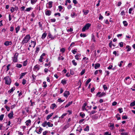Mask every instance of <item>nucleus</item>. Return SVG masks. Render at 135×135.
I'll return each instance as SVG.
<instances>
[{
    "label": "nucleus",
    "mask_w": 135,
    "mask_h": 135,
    "mask_svg": "<svg viewBox=\"0 0 135 135\" xmlns=\"http://www.w3.org/2000/svg\"><path fill=\"white\" fill-rule=\"evenodd\" d=\"M30 38V35H26L22 41L21 44L23 45L27 43Z\"/></svg>",
    "instance_id": "1"
},
{
    "label": "nucleus",
    "mask_w": 135,
    "mask_h": 135,
    "mask_svg": "<svg viewBox=\"0 0 135 135\" xmlns=\"http://www.w3.org/2000/svg\"><path fill=\"white\" fill-rule=\"evenodd\" d=\"M5 80V84L10 85L11 83V80L8 76H7L4 78Z\"/></svg>",
    "instance_id": "2"
},
{
    "label": "nucleus",
    "mask_w": 135,
    "mask_h": 135,
    "mask_svg": "<svg viewBox=\"0 0 135 135\" xmlns=\"http://www.w3.org/2000/svg\"><path fill=\"white\" fill-rule=\"evenodd\" d=\"M106 95V93L103 92L101 93V92H98L96 95V96H98L99 98L103 96H105Z\"/></svg>",
    "instance_id": "3"
},
{
    "label": "nucleus",
    "mask_w": 135,
    "mask_h": 135,
    "mask_svg": "<svg viewBox=\"0 0 135 135\" xmlns=\"http://www.w3.org/2000/svg\"><path fill=\"white\" fill-rule=\"evenodd\" d=\"M7 117L10 119H12L13 117V113L12 111H11L10 113L7 115Z\"/></svg>",
    "instance_id": "4"
},
{
    "label": "nucleus",
    "mask_w": 135,
    "mask_h": 135,
    "mask_svg": "<svg viewBox=\"0 0 135 135\" xmlns=\"http://www.w3.org/2000/svg\"><path fill=\"white\" fill-rule=\"evenodd\" d=\"M70 94V92L69 91H65L63 93V95L64 97L67 98L68 96Z\"/></svg>",
    "instance_id": "5"
},
{
    "label": "nucleus",
    "mask_w": 135,
    "mask_h": 135,
    "mask_svg": "<svg viewBox=\"0 0 135 135\" xmlns=\"http://www.w3.org/2000/svg\"><path fill=\"white\" fill-rule=\"evenodd\" d=\"M31 45H29V46L30 47H34L36 44V42L35 41H31Z\"/></svg>",
    "instance_id": "6"
},
{
    "label": "nucleus",
    "mask_w": 135,
    "mask_h": 135,
    "mask_svg": "<svg viewBox=\"0 0 135 135\" xmlns=\"http://www.w3.org/2000/svg\"><path fill=\"white\" fill-rule=\"evenodd\" d=\"M12 44V42L11 41H6L4 43V45L6 46H8Z\"/></svg>",
    "instance_id": "7"
},
{
    "label": "nucleus",
    "mask_w": 135,
    "mask_h": 135,
    "mask_svg": "<svg viewBox=\"0 0 135 135\" xmlns=\"http://www.w3.org/2000/svg\"><path fill=\"white\" fill-rule=\"evenodd\" d=\"M57 107V106L55 103H53L51 104L50 106V108L54 109V108H56Z\"/></svg>",
    "instance_id": "8"
},
{
    "label": "nucleus",
    "mask_w": 135,
    "mask_h": 135,
    "mask_svg": "<svg viewBox=\"0 0 135 135\" xmlns=\"http://www.w3.org/2000/svg\"><path fill=\"white\" fill-rule=\"evenodd\" d=\"M54 114V113H51V114L48 115L46 116V119L47 120H48L51 118V117H52V115Z\"/></svg>",
    "instance_id": "9"
},
{
    "label": "nucleus",
    "mask_w": 135,
    "mask_h": 135,
    "mask_svg": "<svg viewBox=\"0 0 135 135\" xmlns=\"http://www.w3.org/2000/svg\"><path fill=\"white\" fill-rule=\"evenodd\" d=\"M40 69V68L38 67V66L37 64L34 66L33 69V71H35L36 69H37V70L38 71Z\"/></svg>",
    "instance_id": "10"
},
{
    "label": "nucleus",
    "mask_w": 135,
    "mask_h": 135,
    "mask_svg": "<svg viewBox=\"0 0 135 135\" xmlns=\"http://www.w3.org/2000/svg\"><path fill=\"white\" fill-rule=\"evenodd\" d=\"M87 104L86 103H85L82 106V110H87L85 108V107L87 105Z\"/></svg>",
    "instance_id": "11"
},
{
    "label": "nucleus",
    "mask_w": 135,
    "mask_h": 135,
    "mask_svg": "<svg viewBox=\"0 0 135 135\" xmlns=\"http://www.w3.org/2000/svg\"><path fill=\"white\" fill-rule=\"evenodd\" d=\"M48 36L49 38H51V40L54 39L55 37V36H53L50 33H49Z\"/></svg>",
    "instance_id": "12"
},
{
    "label": "nucleus",
    "mask_w": 135,
    "mask_h": 135,
    "mask_svg": "<svg viewBox=\"0 0 135 135\" xmlns=\"http://www.w3.org/2000/svg\"><path fill=\"white\" fill-rule=\"evenodd\" d=\"M53 2L52 1H50L48 3L49 7H48V8H51L52 7V4ZM48 3H47V4Z\"/></svg>",
    "instance_id": "13"
},
{
    "label": "nucleus",
    "mask_w": 135,
    "mask_h": 135,
    "mask_svg": "<svg viewBox=\"0 0 135 135\" xmlns=\"http://www.w3.org/2000/svg\"><path fill=\"white\" fill-rule=\"evenodd\" d=\"M51 11L50 10H47L45 12V14L47 16H49L51 13Z\"/></svg>",
    "instance_id": "14"
},
{
    "label": "nucleus",
    "mask_w": 135,
    "mask_h": 135,
    "mask_svg": "<svg viewBox=\"0 0 135 135\" xmlns=\"http://www.w3.org/2000/svg\"><path fill=\"white\" fill-rule=\"evenodd\" d=\"M15 87L14 86L10 90L8 91V93L9 94H11V93L14 90H15Z\"/></svg>",
    "instance_id": "15"
},
{
    "label": "nucleus",
    "mask_w": 135,
    "mask_h": 135,
    "mask_svg": "<svg viewBox=\"0 0 135 135\" xmlns=\"http://www.w3.org/2000/svg\"><path fill=\"white\" fill-rule=\"evenodd\" d=\"M109 127H112V128H111V129L113 130L114 128V123H109Z\"/></svg>",
    "instance_id": "16"
},
{
    "label": "nucleus",
    "mask_w": 135,
    "mask_h": 135,
    "mask_svg": "<svg viewBox=\"0 0 135 135\" xmlns=\"http://www.w3.org/2000/svg\"><path fill=\"white\" fill-rule=\"evenodd\" d=\"M47 33H46V32H45L42 35L41 38L44 39L47 36Z\"/></svg>",
    "instance_id": "17"
},
{
    "label": "nucleus",
    "mask_w": 135,
    "mask_h": 135,
    "mask_svg": "<svg viewBox=\"0 0 135 135\" xmlns=\"http://www.w3.org/2000/svg\"><path fill=\"white\" fill-rule=\"evenodd\" d=\"M91 26V24L89 23H87L84 26L86 29H88Z\"/></svg>",
    "instance_id": "18"
},
{
    "label": "nucleus",
    "mask_w": 135,
    "mask_h": 135,
    "mask_svg": "<svg viewBox=\"0 0 135 135\" xmlns=\"http://www.w3.org/2000/svg\"><path fill=\"white\" fill-rule=\"evenodd\" d=\"M31 120L30 119H29L28 120H26V125H27V126H28L29 124H31Z\"/></svg>",
    "instance_id": "19"
},
{
    "label": "nucleus",
    "mask_w": 135,
    "mask_h": 135,
    "mask_svg": "<svg viewBox=\"0 0 135 135\" xmlns=\"http://www.w3.org/2000/svg\"><path fill=\"white\" fill-rule=\"evenodd\" d=\"M73 103V102L71 101L70 102H69L68 104H67L66 105L65 107V108H67L69 106H70Z\"/></svg>",
    "instance_id": "20"
},
{
    "label": "nucleus",
    "mask_w": 135,
    "mask_h": 135,
    "mask_svg": "<svg viewBox=\"0 0 135 135\" xmlns=\"http://www.w3.org/2000/svg\"><path fill=\"white\" fill-rule=\"evenodd\" d=\"M18 53H16L14 55L13 57L14 59H17L18 57Z\"/></svg>",
    "instance_id": "21"
},
{
    "label": "nucleus",
    "mask_w": 135,
    "mask_h": 135,
    "mask_svg": "<svg viewBox=\"0 0 135 135\" xmlns=\"http://www.w3.org/2000/svg\"><path fill=\"white\" fill-rule=\"evenodd\" d=\"M47 124L48 127H52L53 126V124H51L49 122H47Z\"/></svg>",
    "instance_id": "22"
},
{
    "label": "nucleus",
    "mask_w": 135,
    "mask_h": 135,
    "mask_svg": "<svg viewBox=\"0 0 135 135\" xmlns=\"http://www.w3.org/2000/svg\"><path fill=\"white\" fill-rule=\"evenodd\" d=\"M91 40L94 42H95L96 41L95 36L93 34L92 35Z\"/></svg>",
    "instance_id": "23"
},
{
    "label": "nucleus",
    "mask_w": 135,
    "mask_h": 135,
    "mask_svg": "<svg viewBox=\"0 0 135 135\" xmlns=\"http://www.w3.org/2000/svg\"><path fill=\"white\" fill-rule=\"evenodd\" d=\"M126 49H127V51L128 52L131 50V47L129 45H127L126 47Z\"/></svg>",
    "instance_id": "24"
},
{
    "label": "nucleus",
    "mask_w": 135,
    "mask_h": 135,
    "mask_svg": "<svg viewBox=\"0 0 135 135\" xmlns=\"http://www.w3.org/2000/svg\"><path fill=\"white\" fill-rule=\"evenodd\" d=\"M80 116L82 118H84L85 116V114L83 112H81L80 113Z\"/></svg>",
    "instance_id": "25"
},
{
    "label": "nucleus",
    "mask_w": 135,
    "mask_h": 135,
    "mask_svg": "<svg viewBox=\"0 0 135 135\" xmlns=\"http://www.w3.org/2000/svg\"><path fill=\"white\" fill-rule=\"evenodd\" d=\"M43 130V129L41 127H40L39 129L38 132H37V133L40 134L42 132V131Z\"/></svg>",
    "instance_id": "26"
},
{
    "label": "nucleus",
    "mask_w": 135,
    "mask_h": 135,
    "mask_svg": "<svg viewBox=\"0 0 135 135\" xmlns=\"http://www.w3.org/2000/svg\"><path fill=\"white\" fill-rule=\"evenodd\" d=\"M27 73L26 72L23 73H21L20 75V79H21L22 78L23 76H25Z\"/></svg>",
    "instance_id": "27"
},
{
    "label": "nucleus",
    "mask_w": 135,
    "mask_h": 135,
    "mask_svg": "<svg viewBox=\"0 0 135 135\" xmlns=\"http://www.w3.org/2000/svg\"><path fill=\"white\" fill-rule=\"evenodd\" d=\"M97 111L94 110L92 111L91 112H89V113H90V115H91L93 114H94L95 113H96Z\"/></svg>",
    "instance_id": "28"
},
{
    "label": "nucleus",
    "mask_w": 135,
    "mask_h": 135,
    "mask_svg": "<svg viewBox=\"0 0 135 135\" xmlns=\"http://www.w3.org/2000/svg\"><path fill=\"white\" fill-rule=\"evenodd\" d=\"M47 122L46 121H45L44 122L42 123V126H43V127H46V125H47Z\"/></svg>",
    "instance_id": "29"
},
{
    "label": "nucleus",
    "mask_w": 135,
    "mask_h": 135,
    "mask_svg": "<svg viewBox=\"0 0 135 135\" xmlns=\"http://www.w3.org/2000/svg\"><path fill=\"white\" fill-rule=\"evenodd\" d=\"M100 66V64L99 63H97V64H95V69H97Z\"/></svg>",
    "instance_id": "30"
},
{
    "label": "nucleus",
    "mask_w": 135,
    "mask_h": 135,
    "mask_svg": "<svg viewBox=\"0 0 135 135\" xmlns=\"http://www.w3.org/2000/svg\"><path fill=\"white\" fill-rule=\"evenodd\" d=\"M61 83L64 85L66 84V81L65 79L62 80L61 81Z\"/></svg>",
    "instance_id": "31"
},
{
    "label": "nucleus",
    "mask_w": 135,
    "mask_h": 135,
    "mask_svg": "<svg viewBox=\"0 0 135 135\" xmlns=\"http://www.w3.org/2000/svg\"><path fill=\"white\" fill-rule=\"evenodd\" d=\"M84 130L85 131H86L88 132L89 131V126H87L86 127V128H84Z\"/></svg>",
    "instance_id": "32"
},
{
    "label": "nucleus",
    "mask_w": 135,
    "mask_h": 135,
    "mask_svg": "<svg viewBox=\"0 0 135 135\" xmlns=\"http://www.w3.org/2000/svg\"><path fill=\"white\" fill-rule=\"evenodd\" d=\"M46 54L45 53H43L40 57V58L39 59H45V58L43 57L45 56Z\"/></svg>",
    "instance_id": "33"
},
{
    "label": "nucleus",
    "mask_w": 135,
    "mask_h": 135,
    "mask_svg": "<svg viewBox=\"0 0 135 135\" xmlns=\"http://www.w3.org/2000/svg\"><path fill=\"white\" fill-rule=\"evenodd\" d=\"M91 80L90 78H89L85 82L86 86H87L89 83L90 82Z\"/></svg>",
    "instance_id": "34"
},
{
    "label": "nucleus",
    "mask_w": 135,
    "mask_h": 135,
    "mask_svg": "<svg viewBox=\"0 0 135 135\" xmlns=\"http://www.w3.org/2000/svg\"><path fill=\"white\" fill-rule=\"evenodd\" d=\"M64 101V100L63 99H62L61 98H59L57 99V101L60 103H61Z\"/></svg>",
    "instance_id": "35"
},
{
    "label": "nucleus",
    "mask_w": 135,
    "mask_h": 135,
    "mask_svg": "<svg viewBox=\"0 0 135 135\" xmlns=\"http://www.w3.org/2000/svg\"><path fill=\"white\" fill-rule=\"evenodd\" d=\"M109 46L110 48H111L112 47V46H113L114 47L115 46L114 44H112V41H111L110 42V43L109 44Z\"/></svg>",
    "instance_id": "36"
},
{
    "label": "nucleus",
    "mask_w": 135,
    "mask_h": 135,
    "mask_svg": "<svg viewBox=\"0 0 135 135\" xmlns=\"http://www.w3.org/2000/svg\"><path fill=\"white\" fill-rule=\"evenodd\" d=\"M123 23L124 26L125 27L127 26L128 25L127 22L126 21H123Z\"/></svg>",
    "instance_id": "37"
},
{
    "label": "nucleus",
    "mask_w": 135,
    "mask_h": 135,
    "mask_svg": "<svg viewBox=\"0 0 135 135\" xmlns=\"http://www.w3.org/2000/svg\"><path fill=\"white\" fill-rule=\"evenodd\" d=\"M81 56V55L79 54H78L76 56H75V58L76 59H79V57Z\"/></svg>",
    "instance_id": "38"
},
{
    "label": "nucleus",
    "mask_w": 135,
    "mask_h": 135,
    "mask_svg": "<svg viewBox=\"0 0 135 135\" xmlns=\"http://www.w3.org/2000/svg\"><path fill=\"white\" fill-rule=\"evenodd\" d=\"M120 115L119 114H117V115H116V117L117 118V120H119L120 119V117L119 116Z\"/></svg>",
    "instance_id": "39"
},
{
    "label": "nucleus",
    "mask_w": 135,
    "mask_h": 135,
    "mask_svg": "<svg viewBox=\"0 0 135 135\" xmlns=\"http://www.w3.org/2000/svg\"><path fill=\"white\" fill-rule=\"evenodd\" d=\"M20 29V27L19 26H18L17 27L15 28L16 32V33H17L19 31Z\"/></svg>",
    "instance_id": "40"
},
{
    "label": "nucleus",
    "mask_w": 135,
    "mask_h": 135,
    "mask_svg": "<svg viewBox=\"0 0 135 135\" xmlns=\"http://www.w3.org/2000/svg\"><path fill=\"white\" fill-rule=\"evenodd\" d=\"M37 1V0H31V3L32 4H35Z\"/></svg>",
    "instance_id": "41"
},
{
    "label": "nucleus",
    "mask_w": 135,
    "mask_h": 135,
    "mask_svg": "<svg viewBox=\"0 0 135 135\" xmlns=\"http://www.w3.org/2000/svg\"><path fill=\"white\" fill-rule=\"evenodd\" d=\"M83 12L84 13V14L85 15H86L89 12V11L88 10H86V11L83 10Z\"/></svg>",
    "instance_id": "42"
},
{
    "label": "nucleus",
    "mask_w": 135,
    "mask_h": 135,
    "mask_svg": "<svg viewBox=\"0 0 135 135\" xmlns=\"http://www.w3.org/2000/svg\"><path fill=\"white\" fill-rule=\"evenodd\" d=\"M103 89H104V90H107L108 89V87L106 86L105 85H103Z\"/></svg>",
    "instance_id": "43"
},
{
    "label": "nucleus",
    "mask_w": 135,
    "mask_h": 135,
    "mask_svg": "<svg viewBox=\"0 0 135 135\" xmlns=\"http://www.w3.org/2000/svg\"><path fill=\"white\" fill-rule=\"evenodd\" d=\"M27 60H26L25 61L23 62V66H26L27 65Z\"/></svg>",
    "instance_id": "44"
},
{
    "label": "nucleus",
    "mask_w": 135,
    "mask_h": 135,
    "mask_svg": "<svg viewBox=\"0 0 135 135\" xmlns=\"http://www.w3.org/2000/svg\"><path fill=\"white\" fill-rule=\"evenodd\" d=\"M67 113H65L62 114L60 117H59L60 118H61V119L63 118H64V117L65 116L67 115Z\"/></svg>",
    "instance_id": "45"
},
{
    "label": "nucleus",
    "mask_w": 135,
    "mask_h": 135,
    "mask_svg": "<svg viewBox=\"0 0 135 135\" xmlns=\"http://www.w3.org/2000/svg\"><path fill=\"white\" fill-rule=\"evenodd\" d=\"M14 7H11L10 11L11 13L15 11Z\"/></svg>",
    "instance_id": "46"
},
{
    "label": "nucleus",
    "mask_w": 135,
    "mask_h": 135,
    "mask_svg": "<svg viewBox=\"0 0 135 135\" xmlns=\"http://www.w3.org/2000/svg\"><path fill=\"white\" fill-rule=\"evenodd\" d=\"M130 106L133 107L135 105V101L131 102L130 104Z\"/></svg>",
    "instance_id": "47"
},
{
    "label": "nucleus",
    "mask_w": 135,
    "mask_h": 135,
    "mask_svg": "<svg viewBox=\"0 0 135 135\" xmlns=\"http://www.w3.org/2000/svg\"><path fill=\"white\" fill-rule=\"evenodd\" d=\"M39 27L41 28V30H42V24L40 22H39L38 23Z\"/></svg>",
    "instance_id": "48"
},
{
    "label": "nucleus",
    "mask_w": 135,
    "mask_h": 135,
    "mask_svg": "<svg viewBox=\"0 0 135 135\" xmlns=\"http://www.w3.org/2000/svg\"><path fill=\"white\" fill-rule=\"evenodd\" d=\"M4 115L3 114H1L0 115V120H2L3 119Z\"/></svg>",
    "instance_id": "49"
},
{
    "label": "nucleus",
    "mask_w": 135,
    "mask_h": 135,
    "mask_svg": "<svg viewBox=\"0 0 135 135\" xmlns=\"http://www.w3.org/2000/svg\"><path fill=\"white\" fill-rule=\"evenodd\" d=\"M40 50V48L38 47H37L36 48L35 52L37 53Z\"/></svg>",
    "instance_id": "50"
},
{
    "label": "nucleus",
    "mask_w": 135,
    "mask_h": 135,
    "mask_svg": "<svg viewBox=\"0 0 135 135\" xmlns=\"http://www.w3.org/2000/svg\"><path fill=\"white\" fill-rule=\"evenodd\" d=\"M5 107L7 111L9 112L10 110V108L7 105H5Z\"/></svg>",
    "instance_id": "51"
},
{
    "label": "nucleus",
    "mask_w": 135,
    "mask_h": 135,
    "mask_svg": "<svg viewBox=\"0 0 135 135\" xmlns=\"http://www.w3.org/2000/svg\"><path fill=\"white\" fill-rule=\"evenodd\" d=\"M65 51V49L64 48H63L61 49L60 50V51L62 53H64Z\"/></svg>",
    "instance_id": "52"
},
{
    "label": "nucleus",
    "mask_w": 135,
    "mask_h": 135,
    "mask_svg": "<svg viewBox=\"0 0 135 135\" xmlns=\"http://www.w3.org/2000/svg\"><path fill=\"white\" fill-rule=\"evenodd\" d=\"M32 8L31 7L27 8L26 9L25 11L27 12L30 11L31 9Z\"/></svg>",
    "instance_id": "53"
},
{
    "label": "nucleus",
    "mask_w": 135,
    "mask_h": 135,
    "mask_svg": "<svg viewBox=\"0 0 135 135\" xmlns=\"http://www.w3.org/2000/svg\"><path fill=\"white\" fill-rule=\"evenodd\" d=\"M16 67L18 68H21L22 67V65L20 64H17Z\"/></svg>",
    "instance_id": "54"
},
{
    "label": "nucleus",
    "mask_w": 135,
    "mask_h": 135,
    "mask_svg": "<svg viewBox=\"0 0 135 135\" xmlns=\"http://www.w3.org/2000/svg\"><path fill=\"white\" fill-rule=\"evenodd\" d=\"M80 36L81 37H84L86 36V35L85 34H83L82 33H81L80 34Z\"/></svg>",
    "instance_id": "55"
},
{
    "label": "nucleus",
    "mask_w": 135,
    "mask_h": 135,
    "mask_svg": "<svg viewBox=\"0 0 135 135\" xmlns=\"http://www.w3.org/2000/svg\"><path fill=\"white\" fill-rule=\"evenodd\" d=\"M72 63L73 65H74L75 66H76L77 65V63L76 62H75V60H73L72 61Z\"/></svg>",
    "instance_id": "56"
},
{
    "label": "nucleus",
    "mask_w": 135,
    "mask_h": 135,
    "mask_svg": "<svg viewBox=\"0 0 135 135\" xmlns=\"http://www.w3.org/2000/svg\"><path fill=\"white\" fill-rule=\"evenodd\" d=\"M26 80L25 79H23L22 80V84L23 85H24L26 84Z\"/></svg>",
    "instance_id": "57"
},
{
    "label": "nucleus",
    "mask_w": 135,
    "mask_h": 135,
    "mask_svg": "<svg viewBox=\"0 0 135 135\" xmlns=\"http://www.w3.org/2000/svg\"><path fill=\"white\" fill-rule=\"evenodd\" d=\"M119 46L121 47H122L123 46V43L122 42H120L119 43Z\"/></svg>",
    "instance_id": "58"
},
{
    "label": "nucleus",
    "mask_w": 135,
    "mask_h": 135,
    "mask_svg": "<svg viewBox=\"0 0 135 135\" xmlns=\"http://www.w3.org/2000/svg\"><path fill=\"white\" fill-rule=\"evenodd\" d=\"M32 79H33V80H35V78L36 77V76L34 75V74H32Z\"/></svg>",
    "instance_id": "59"
},
{
    "label": "nucleus",
    "mask_w": 135,
    "mask_h": 135,
    "mask_svg": "<svg viewBox=\"0 0 135 135\" xmlns=\"http://www.w3.org/2000/svg\"><path fill=\"white\" fill-rule=\"evenodd\" d=\"M85 71L84 69L81 72L80 75H84V73H85Z\"/></svg>",
    "instance_id": "60"
},
{
    "label": "nucleus",
    "mask_w": 135,
    "mask_h": 135,
    "mask_svg": "<svg viewBox=\"0 0 135 135\" xmlns=\"http://www.w3.org/2000/svg\"><path fill=\"white\" fill-rule=\"evenodd\" d=\"M103 16L101 15V14H100L99 17V20H102L103 19Z\"/></svg>",
    "instance_id": "61"
},
{
    "label": "nucleus",
    "mask_w": 135,
    "mask_h": 135,
    "mask_svg": "<svg viewBox=\"0 0 135 135\" xmlns=\"http://www.w3.org/2000/svg\"><path fill=\"white\" fill-rule=\"evenodd\" d=\"M127 117L126 115H125L122 117V119H127Z\"/></svg>",
    "instance_id": "62"
},
{
    "label": "nucleus",
    "mask_w": 135,
    "mask_h": 135,
    "mask_svg": "<svg viewBox=\"0 0 135 135\" xmlns=\"http://www.w3.org/2000/svg\"><path fill=\"white\" fill-rule=\"evenodd\" d=\"M121 135H128V133L127 132H122L120 133Z\"/></svg>",
    "instance_id": "63"
},
{
    "label": "nucleus",
    "mask_w": 135,
    "mask_h": 135,
    "mask_svg": "<svg viewBox=\"0 0 135 135\" xmlns=\"http://www.w3.org/2000/svg\"><path fill=\"white\" fill-rule=\"evenodd\" d=\"M48 133V131H46L43 132V135H47L46 134Z\"/></svg>",
    "instance_id": "64"
}]
</instances>
